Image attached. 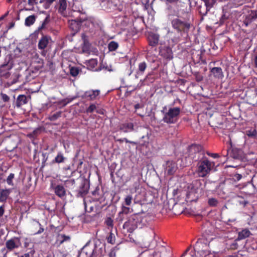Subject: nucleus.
Wrapping results in <instances>:
<instances>
[{
  "label": "nucleus",
  "mask_w": 257,
  "mask_h": 257,
  "mask_svg": "<svg viewBox=\"0 0 257 257\" xmlns=\"http://www.w3.org/2000/svg\"><path fill=\"white\" fill-rule=\"evenodd\" d=\"M42 155L43 156V161H42V165H43L42 166H45V162L47 161V160L48 159V157H46V153H43Z\"/></svg>",
  "instance_id": "61"
},
{
  "label": "nucleus",
  "mask_w": 257,
  "mask_h": 257,
  "mask_svg": "<svg viewBox=\"0 0 257 257\" xmlns=\"http://www.w3.org/2000/svg\"><path fill=\"white\" fill-rule=\"evenodd\" d=\"M84 21V19L80 18L69 20V27L73 31V35L77 33L80 30L82 23Z\"/></svg>",
  "instance_id": "10"
},
{
  "label": "nucleus",
  "mask_w": 257,
  "mask_h": 257,
  "mask_svg": "<svg viewBox=\"0 0 257 257\" xmlns=\"http://www.w3.org/2000/svg\"><path fill=\"white\" fill-rule=\"evenodd\" d=\"M52 42L51 37L48 35H43L41 39L39 40L38 44V48L39 49L43 50L41 54L42 55H45L46 52L45 49L49 46Z\"/></svg>",
  "instance_id": "8"
},
{
  "label": "nucleus",
  "mask_w": 257,
  "mask_h": 257,
  "mask_svg": "<svg viewBox=\"0 0 257 257\" xmlns=\"http://www.w3.org/2000/svg\"><path fill=\"white\" fill-rule=\"evenodd\" d=\"M96 109V106L94 104H91L86 109L87 113H92Z\"/></svg>",
  "instance_id": "49"
},
{
  "label": "nucleus",
  "mask_w": 257,
  "mask_h": 257,
  "mask_svg": "<svg viewBox=\"0 0 257 257\" xmlns=\"http://www.w3.org/2000/svg\"><path fill=\"white\" fill-rule=\"evenodd\" d=\"M250 234V232L247 229H243L238 233V239L239 240L244 239L248 237Z\"/></svg>",
  "instance_id": "31"
},
{
  "label": "nucleus",
  "mask_w": 257,
  "mask_h": 257,
  "mask_svg": "<svg viewBox=\"0 0 257 257\" xmlns=\"http://www.w3.org/2000/svg\"><path fill=\"white\" fill-rule=\"evenodd\" d=\"M15 178V174L14 173H11L7 178L6 181L7 184L10 186H14V183L13 180Z\"/></svg>",
  "instance_id": "42"
},
{
  "label": "nucleus",
  "mask_w": 257,
  "mask_h": 257,
  "mask_svg": "<svg viewBox=\"0 0 257 257\" xmlns=\"http://www.w3.org/2000/svg\"><path fill=\"white\" fill-rule=\"evenodd\" d=\"M126 214H123L122 212L120 211L118 214V216L117 217V220L118 221L120 222H122V221L125 218V215Z\"/></svg>",
  "instance_id": "50"
},
{
  "label": "nucleus",
  "mask_w": 257,
  "mask_h": 257,
  "mask_svg": "<svg viewBox=\"0 0 257 257\" xmlns=\"http://www.w3.org/2000/svg\"><path fill=\"white\" fill-rule=\"evenodd\" d=\"M208 243V240L205 238H199L195 244V248L198 250L202 249L204 246H206Z\"/></svg>",
  "instance_id": "25"
},
{
  "label": "nucleus",
  "mask_w": 257,
  "mask_h": 257,
  "mask_svg": "<svg viewBox=\"0 0 257 257\" xmlns=\"http://www.w3.org/2000/svg\"><path fill=\"white\" fill-rule=\"evenodd\" d=\"M30 98V96H29V98ZM28 101V97L24 94L19 95L16 98V100L14 101V107L16 106L17 108H20L22 107V106L27 104Z\"/></svg>",
  "instance_id": "18"
},
{
  "label": "nucleus",
  "mask_w": 257,
  "mask_h": 257,
  "mask_svg": "<svg viewBox=\"0 0 257 257\" xmlns=\"http://www.w3.org/2000/svg\"><path fill=\"white\" fill-rule=\"evenodd\" d=\"M256 19H257V11L251 10L248 12V14L246 16L243 23L245 26H247Z\"/></svg>",
  "instance_id": "19"
},
{
  "label": "nucleus",
  "mask_w": 257,
  "mask_h": 257,
  "mask_svg": "<svg viewBox=\"0 0 257 257\" xmlns=\"http://www.w3.org/2000/svg\"><path fill=\"white\" fill-rule=\"evenodd\" d=\"M120 211L122 212L123 214L127 215L131 212V208L129 207L125 206L122 204Z\"/></svg>",
  "instance_id": "47"
},
{
  "label": "nucleus",
  "mask_w": 257,
  "mask_h": 257,
  "mask_svg": "<svg viewBox=\"0 0 257 257\" xmlns=\"http://www.w3.org/2000/svg\"><path fill=\"white\" fill-rule=\"evenodd\" d=\"M62 114V111H59L57 112L56 113H54L49 117V119L50 121H55L57 120L59 117H61Z\"/></svg>",
  "instance_id": "38"
},
{
  "label": "nucleus",
  "mask_w": 257,
  "mask_h": 257,
  "mask_svg": "<svg viewBox=\"0 0 257 257\" xmlns=\"http://www.w3.org/2000/svg\"><path fill=\"white\" fill-rule=\"evenodd\" d=\"M226 118L223 115L215 113L211 116L209 124L211 127L221 128L225 121Z\"/></svg>",
  "instance_id": "6"
},
{
  "label": "nucleus",
  "mask_w": 257,
  "mask_h": 257,
  "mask_svg": "<svg viewBox=\"0 0 257 257\" xmlns=\"http://www.w3.org/2000/svg\"><path fill=\"white\" fill-rule=\"evenodd\" d=\"M5 212L4 208L3 206H0V217H2Z\"/></svg>",
  "instance_id": "64"
},
{
  "label": "nucleus",
  "mask_w": 257,
  "mask_h": 257,
  "mask_svg": "<svg viewBox=\"0 0 257 257\" xmlns=\"http://www.w3.org/2000/svg\"><path fill=\"white\" fill-rule=\"evenodd\" d=\"M118 47V43L115 41H111L108 45V48L110 51H115L117 49Z\"/></svg>",
  "instance_id": "35"
},
{
  "label": "nucleus",
  "mask_w": 257,
  "mask_h": 257,
  "mask_svg": "<svg viewBox=\"0 0 257 257\" xmlns=\"http://www.w3.org/2000/svg\"><path fill=\"white\" fill-rule=\"evenodd\" d=\"M66 158L64 156L62 152H58L57 156L55 157L54 160H52V163H62L65 162Z\"/></svg>",
  "instance_id": "28"
},
{
  "label": "nucleus",
  "mask_w": 257,
  "mask_h": 257,
  "mask_svg": "<svg viewBox=\"0 0 257 257\" xmlns=\"http://www.w3.org/2000/svg\"><path fill=\"white\" fill-rule=\"evenodd\" d=\"M106 239L107 242L111 244H114L115 243V236L111 232L109 233Z\"/></svg>",
  "instance_id": "37"
},
{
  "label": "nucleus",
  "mask_w": 257,
  "mask_h": 257,
  "mask_svg": "<svg viewBox=\"0 0 257 257\" xmlns=\"http://www.w3.org/2000/svg\"><path fill=\"white\" fill-rule=\"evenodd\" d=\"M155 80L154 77H152V74L151 73L148 74L144 80H141L140 83L137 85L134 90H136L138 88H140L142 86L144 85L145 81H149L150 83H153Z\"/></svg>",
  "instance_id": "29"
},
{
  "label": "nucleus",
  "mask_w": 257,
  "mask_h": 257,
  "mask_svg": "<svg viewBox=\"0 0 257 257\" xmlns=\"http://www.w3.org/2000/svg\"><path fill=\"white\" fill-rule=\"evenodd\" d=\"M88 63L93 68L95 67V66L97 64V61L94 59H92V60H89Z\"/></svg>",
  "instance_id": "57"
},
{
  "label": "nucleus",
  "mask_w": 257,
  "mask_h": 257,
  "mask_svg": "<svg viewBox=\"0 0 257 257\" xmlns=\"http://www.w3.org/2000/svg\"><path fill=\"white\" fill-rule=\"evenodd\" d=\"M143 218L140 213L133 214L130 216L127 220L123 225V228L127 232H133L139 226L141 225Z\"/></svg>",
  "instance_id": "4"
},
{
  "label": "nucleus",
  "mask_w": 257,
  "mask_h": 257,
  "mask_svg": "<svg viewBox=\"0 0 257 257\" xmlns=\"http://www.w3.org/2000/svg\"><path fill=\"white\" fill-rule=\"evenodd\" d=\"M29 241H30V239L26 237L25 238V242L24 243L25 247L27 248L28 247L29 244Z\"/></svg>",
  "instance_id": "62"
},
{
  "label": "nucleus",
  "mask_w": 257,
  "mask_h": 257,
  "mask_svg": "<svg viewBox=\"0 0 257 257\" xmlns=\"http://www.w3.org/2000/svg\"><path fill=\"white\" fill-rule=\"evenodd\" d=\"M92 195L93 196V200L95 201H99L102 198V194L100 192V188L98 186L92 191Z\"/></svg>",
  "instance_id": "27"
},
{
  "label": "nucleus",
  "mask_w": 257,
  "mask_h": 257,
  "mask_svg": "<svg viewBox=\"0 0 257 257\" xmlns=\"http://www.w3.org/2000/svg\"><path fill=\"white\" fill-rule=\"evenodd\" d=\"M117 141H118L120 143L125 142L126 143H130V144H131L133 145H137V144L135 142L131 141L128 140L126 138L120 139L117 140Z\"/></svg>",
  "instance_id": "51"
},
{
  "label": "nucleus",
  "mask_w": 257,
  "mask_h": 257,
  "mask_svg": "<svg viewBox=\"0 0 257 257\" xmlns=\"http://www.w3.org/2000/svg\"><path fill=\"white\" fill-rule=\"evenodd\" d=\"M72 99H68V100H67V99H63L61 101V103H63V106H66L67 104H68L69 103H70L71 101H72Z\"/></svg>",
  "instance_id": "60"
},
{
  "label": "nucleus",
  "mask_w": 257,
  "mask_h": 257,
  "mask_svg": "<svg viewBox=\"0 0 257 257\" xmlns=\"http://www.w3.org/2000/svg\"><path fill=\"white\" fill-rule=\"evenodd\" d=\"M71 240V237L69 235H66L63 234L58 233L56 237L55 244L57 247H59L61 244L65 242H69Z\"/></svg>",
  "instance_id": "22"
},
{
  "label": "nucleus",
  "mask_w": 257,
  "mask_h": 257,
  "mask_svg": "<svg viewBox=\"0 0 257 257\" xmlns=\"http://www.w3.org/2000/svg\"><path fill=\"white\" fill-rule=\"evenodd\" d=\"M37 0H28V4L30 6H33L34 5L37 4Z\"/></svg>",
  "instance_id": "59"
},
{
  "label": "nucleus",
  "mask_w": 257,
  "mask_h": 257,
  "mask_svg": "<svg viewBox=\"0 0 257 257\" xmlns=\"http://www.w3.org/2000/svg\"><path fill=\"white\" fill-rule=\"evenodd\" d=\"M133 200L132 196L131 195H128L125 196L124 200V204L126 206H130L132 204Z\"/></svg>",
  "instance_id": "41"
},
{
  "label": "nucleus",
  "mask_w": 257,
  "mask_h": 257,
  "mask_svg": "<svg viewBox=\"0 0 257 257\" xmlns=\"http://www.w3.org/2000/svg\"><path fill=\"white\" fill-rule=\"evenodd\" d=\"M210 76L217 80H222L224 78V74L221 68L215 67L211 68L210 70Z\"/></svg>",
  "instance_id": "17"
},
{
  "label": "nucleus",
  "mask_w": 257,
  "mask_h": 257,
  "mask_svg": "<svg viewBox=\"0 0 257 257\" xmlns=\"http://www.w3.org/2000/svg\"><path fill=\"white\" fill-rule=\"evenodd\" d=\"M140 179L139 178L134 182L133 186L135 191L137 192L140 189Z\"/></svg>",
  "instance_id": "46"
},
{
  "label": "nucleus",
  "mask_w": 257,
  "mask_h": 257,
  "mask_svg": "<svg viewBox=\"0 0 257 257\" xmlns=\"http://www.w3.org/2000/svg\"><path fill=\"white\" fill-rule=\"evenodd\" d=\"M100 91L99 90H89L86 91L82 95V97L83 99H86L89 100H95L97 96L100 94Z\"/></svg>",
  "instance_id": "16"
},
{
  "label": "nucleus",
  "mask_w": 257,
  "mask_h": 257,
  "mask_svg": "<svg viewBox=\"0 0 257 257\" xmlns=\"http://www.w3.org/2000/svg\"><path fill=\"white\" fill-rule=\"evenodd\" d=\"M246 135L249 137H255L257 136V132L255 129H250L246 132Z\"/></svg>",
  "instance_id": "45"
},
{
  "label": "nucleus",
  "mask_w": 257,
  "mask_h": 257,
  "mask_svg": "<svg viewBox=\"0 0 257 257\" xmlns=\"http://www.w3.org/2000/svg\"><path fill=\"white\" fill-rule=\"evenodd\" d=\"M2 96L3 100L5 102H7L9 100L10 97L8 95H7L6 94H2Z\"/></svg>",
  "instance_id": "58"
},
{
  "label": "nucleus",
  "mask_w": 257,
  "mask_h": 257,
  "mask_svg": "<svg viewBox=\"0 0 257 257\" xmlns=\"http://www.w3.org/2000/svg\"><path fill=\"white\" fill-rule=\"evenodd\" d=\"M57 6L58 12L61 15H64L67 7V0H59Z\"/></svg>",
  "instance_id": "26"
},
{
  "label": "nucleus",
  "mask_w": 257,
  "mask_h": 257,
  "mask_svg": "<svg viewBox=\"0 0 257 257\" xmlns=\"http://www.w3.org/2000/svg\"><path fill=\"white\" fill-rule=\"evenodd\" d=\"M159 54L166 59L171 60L173 58L172 48L168 45H162L159 47Z\"/></svg>",
  "instance_id": "9"
},
{
  "label": "nucleus",
  "mask_w": 257,
  "mask_h": 257,
  "mask_svg": "<svg viewBox=\"0 0 257 257\" xmlns=\"http://www.w3.org/2000/svg\"><path fill=\"white\" fill-rule=\"evenodd\" d=\"M35 16L34 15H31L26 18L25 24L26 26H30L35 23Z\"/></svg>",
  "instance_id": "32"
},
{
  "label": "nucleus",
  "mask_w": 257,
  "mask_h": 257,
  "mask_svg": "<svg viewBox=\"0 0 257 257\" xmlns=\"http://www.w3.org/2000/svg\"><path fill=\"white\" fill-rule=\"evenodd\" d=\"M116 256V251L115 248L111 249L109 253V257H115Z\"/></svg>",
  "instance_id": "55"
},
{
  "label": "nucleus",
  "mask_w": 257,
  "mask_h": 257,
  "mask_svg": "<svg viewBox=\"0 0 257 257\" xmlns=\"http://www.w3.org/2000/svg\"><path fill=\"white\" fill-rule=\"evenodd\" d=\"M134 127V125L132 122L123 123L119 125V130L125 133L133 131Z\"/></svg>",
  "instance_id": "24"
},
{
  "label": "nucleus",
  "mask_w": 257,
  "mask_h": 257,
  "mask_svg": "<svg viewBox=\"0 0 257 257\" xmlns=\"http://www.w3.org/2000/svg\"><path fill=\"white\" fill-rule=\"evenodd\" d=\"M89 189V185L86 181L84 180L81 184V185L78 190H77V197L84 198L88 193Z\"/></svg>",
  "instance_id": "12"
},
{
  "label": "nucleus",
  "mask_w": 257,
  "mask_h": 257,
  "mask_svg": "<svg viewBox=\"0 0 257 257\" xmlns=\"http://www.w3.org/2000/svg\"><path fill=\"white\" fill-rule=\"evenodd\" d=\"M56 0H46V4L45 6V8L46 9H48L50 6L52 4L53 2H54Z\"/></svg>",
  "instance_id": "53"
},
{
  "label": "nucleus",
  "mask_w": 257,
  "mask_h": 257,
  "mask_svg": "<svg viewBox=\"0 0 257 257\" xmlns=\"http://www.w3.org/2000/svg\"><path fill=\"white\" fill-rule=\"evenodd\" d=\"M171 25L172 28L181 36L187 35L191 28L189 20H183L179 18L173 19Z\"/></svg>",
  "instance_id": "3"
},
{
  "label": "nucleus",
  "mask_w": 257,
  "mask_h": 257,
  "mask_svg": "<svg viewBox=\"0 0 257 257\" xmlns=\"http://www.w3.org/2000/svg\"><path fill=\"white\" fill-rule=\"evenodd\" d=\"M201 183L200 180H196L193 182L191 184L190 191L188 193V197L192 193L200 194V191L202 189L200 188Z\"/></svg>",
  "instance_id": "21"
},
{
  "label": "nucleus",
  "mask_w": 257,
  "mask_h": 257,
  "mask_svg": "<svg viewBox=\"0 0 257 257\" xmlns=\"http://www.w3.org/2000/svg\"><path fill=\"white\" fill-rule=\"evenodd\" d=\"M165 109H166V107H164L163 110H162V112L164 114L162 120L168 124L176 123L181 112L180 108L178 107L169 108L166 112H165Z\"/></svg>",
  "instance_id": "5"
},
{
  "label": "nucleus",
  "mask_w": 257,
  "mask_h": 257,
  "mask_svg": "<svg viewBox=\"0 0 257 257\" xmlns=\"http://www.w3.org/2000/svg\"><path fill=\"white\" fill-rule=\"evenodd\" d=\"M82 38L83 40V43L84 45H86L88 44V42L86 39V36L84 34H82Z\"/></svg>",
  "instance_id": "63"
},
{
  "label": "nucleus",
  "mask_w": 257,
  "mask_h": 257,
  "mask_svg": "<svg viewBox=\"0 0 257 257\" xmlns=\"http://www.w3.org/2000/svg\"><path fill=\"white\" fill-rule=\"evenodd\" d=\"M79 70L76 67H72L70 70V72L72 76H76L79 73Z\"/></svg>",
  "instance_id": "48"
},
{
  "label": "nucleus",
  "mask_w": 257,
  "mask_h": 257,
  "mask_svg": "<svg viewBox=\"0 0 257 257\" xmlns=\"http://www.w3.org/2000/svg\"><path fill=\"white\" fill-rule=\"evenodd\" d=\"M35 251L34 249H31L29 252H26L23 254L19 255L18 257H34Z\"/></svg>",
  "instance_id": "44"
},
{
  "label": "nucleus",
  "mask_w": 257,
  "mask_h": 257,
  "mask_svg": "<svg viewBox=\"0 0 257 257\" xmlns=\"http://www.w3.org/2000/svg\"><path fill=\"white\" fill-rule=\"evenodd\" d=\"M149 138L150 137L148 133H147L146 136H142L141 138L142 143H141V145L142 146H148L149 144Z\"/></svg>",
  "instance_id": "36"
},
{
  "label": "nucleus",
  "mask_w": 257,
  "mask_h": 257,
  "mask_svg": "<svg viewBox=\"0 0 257 257\" xmlns=\"http://www.w3.org/2000/svg\"><path fill=\"white\" fill-rule=\"evenodd\" d=\"M242 178V175L239 174H235L233 177V179L234 181H238Z\"/></svg>",
  "instance_id": "54"
},
{
  "label": "nucleus",
  "mask_w": 257,
  "mask_h": 257,
  "mask_svg": "<svg viewBox=\"0 0 257 257\" xmlns=\"http://www.w3.org/2000/svg\"><path fill=\"white\" fill-rule=\"evenodd\" d=\"M103 250L89 240L79 251L78 257H103Z\"/></svg>",
  "instance_id": "2"
},
{
  "label": "nucleus",
  "mask_w": 257,
  "mask_h": 257,
  "mask_svg": "<svg viewBox=\"0 0 257 257\" xmlns=\"http://www.w3.org/2000/svg\"><path fill=\"white\" fill-rule=\"evenodd\" d=\"M206 154L209 156H210L213 158H217L219 157L218 154L217 153H209L208 152H206Z\"/></svg>",
  "instance_id": "56"
},
{
  "label": "nucleus",
  "mask_w": 257,
  "mask_h": 257,
  "mask_svg": "<svg viewBox=\"0 0 257 257\" xmlns=\"http://www.w3.org/2000/svg\"><path fill=\"white\" fill-rule=\"evenodd\" d=\"M106 224L109 227H112L113 225V220L110 218L108 217L105 221Z\"/></svg>",
  "instance_id": "52"
},
{
  "label": "nucleus",
  "mask_w": 257,
  "mask_h": 257,
  "mask_svg": "<svg viewBox=\"0 0 257 257\" xmlns=\"http://www.w3.org/2000/svg\"><path fill=\"white\" fill-rule=\"evenodd\" d=\"M204 2L205 10L203 11H202V7L199 6L198 7V11L200 14L202 15V17L205 16L208 12L210 11V9L212 8L215 3H216L215 0H202Z\"/></svg>",
  "instance_id": "15"
},
{
  "label": "nucleus",
  "mask_w": 257,
  "mask_h": 257,
  "mask_svg": "<svg viewBox=\"0 0 257 257\" xmlns=\"http://www.w3.org/2000/svg\"><path fill=\"white\" fill-rule=\"evenodd\" d=\"M147 67V65L145 62H141L139 63L138 66V71L137 72V74L138 75H142L145 70L146 69Z\"/></svg>",
  "instance_id": "33"
},
{
  "label": "nucleus",
  "mask_w": 257,
  "mask_h": 257,
  "mask_svg": "<svg viewBox=\"0 0 257 257\" xmlns=\"http://www.w3.org/2000/svg\"><path fill=\"white\" fill-rule=\"evenodd\" d=\"M50 21V15H48L47 16V17L45 18L44 20L43 21L41 25L39 27L38 30L41 31L44 29H45L46 27V26L49 23Z\"/></svg>",
  "instance_id": "34"
},
{
  "label": "nucleus",
  "mask_w": 257,
  "mask_h": 257,
  "mask_svg": "<svg viewBox=\"0 0 257 257\" xmlns=\"http://www.w3.org/2000/svg\"><path fill=\"white\" fill-rule=\"evenodd\" d=\"M51 188L54 191L55 194L61 198L65 197L66 195V190L62 184L51 185Z\"/></svg>",
  "instance_id": "13"
},
{
  "label": "nucleus",
  "mask_w": 257,
  "mask_h": 257,
  "mask_svg": "<svg viewBox=\"0 0 257 257\" xmlns=\"http://www.w3.org/2000/svg\"><path fill=\"white\" fill-rule=\"evenodd\" d=\"M230 144H231V142ZM230 149L231 148L230 156L235 159H241L243 157L242 150L239 148L232 147L231 144H230Z\"/></svg>",
  "instance_id": "23"
},
{
  "label": "nucleus",
  "mask_w": 257,
  "mask_h": 257,
  "mask_svg": "<svg viewBox=\"0 0 257 257\" xmlns=\"http://www.w3.org/2000/svg\"><path fill=\"white\" fill-rule=\"evenodd\" d=\"M218 201L214 198H209L208 201V204L210 206L215 207L218 204Z\"/></svg>",
  "instance_id": "43"
},
{
  "label": "nucleus",
  "mask_w": 257,
  "mask_h": 257,
  "mask_svg": "<svg viewBox=\"0 0 257 257\" xmlns=\"http://www.w3.org/2000/svg\"><path fill=\"white\" fill-rule=\"evenodd\" d=\"M36 225L38 226L39 229L37 231L34 232L33 235L40 234L44 231V227L39 221H36Z\"/></svg>",
  "instance_id": "40"
},
{
  "label": "nucleus",
  "mask_w": 257,
  "mask_h": 257,
  "mask_svg": "<svg viewBox=\"0 0 257 257\" xmlns=\"http://www.w3.org/2000/svg\"><path fill=\"white\" fill-rule=\"evenodd\" d=\"M178 169L176 163L173 161H167L165 166V172L167 175H173Z\"/></svg>",
  "instance_id": "11"
},
{
  "label": "nucleus",
  "mask_w": 257,
  "mask_h": 257,
  "mask_svg": "<svg viewBox=\"0 0 257 257\" xmlns=\"http://www.w3.org/2000/svg\"><path fill=\"white\" fill-rule=\"evenodd\" d=\"M159 39L160 35L159 34L151 33L148 37V43L152 47H156L159 44Z\"/></svg>",
  "instance_id": "20"
},
{
  "label": "nucleus",
  "mask_w": 257,
  "mask_h": 257,
  "mask_svg": "<svg viewBox=\"0 0 257 257\" xmlns=\"http://www.w3.org/2000/svg\"><path fill=\"white\" fill-rule=\"evenodd\" d=\"M170 253L169 249L166 247L161 245L158 246L153 252L154 257H168V255Z\"/></svg>",
  "instance_id": "14"
},
{
  "label": "nucleus",
  "mask_w": 257,
  "mask_h": 257,
  "mask_svg": "<svg viewBox=\"0 0 257 257\" xmlns=\"http://www.w3.org/2000/svg\"><path fill=\"white\" fill-rule=\"evenodd\" d=\"M21 237H14L6 241L5 245L7 247V251L5 252L4 256H5L8 253L13 251L16 248H18L22 245L21 241Z\"/></svg>",
  "instance_id": "7"
},
{
  "label": "nucleus",
  "mask_w": 257,
  "mask_h": 257,
  "mask_svg": "<svg viewBox=\"0 0 257 257\" xmlns=\"http://www.w3.org/2000/svg\"><path fill=\"white\" fill-rule=\"evenodd\" d=\"M229 18V15L227 14L226 12H224L223 14L221 17L219 24V25H223L225 22Z\"/></svg>",
  "instance_id": "39"
},
{
  "label": "nucleus",
  "mask_w": 257,
  "mask_h": 257,
  "mask_svg": "<svg viewBox=\"0 0 257 257\" xmlns=\"http://www.w3.org/2000/svg\"><path fill=\"white\" fill-rule=\"evenodd\" d=\"M189 157L197 162L196 172L200 177H206L215 166L214 162L209 160L205 156V151L201 145H191L189 149Z\"/></svg>",
  "instance_id": "1"
},
{
  "label": "nucleus",
  "mask_w": 257,
  "mask_h": 257,
  "mask_svg": "<svg viewBox=\"0 0 257 257\" xmlns=\"http://www.w3.org/2000/svg\"><path fill=\"white\" fill-rule=\"evenodd\" d=\"M10 190L9 189H0V202H5L7 199Z\"/></svg>",
  "instance_id": "30"
}]
</instances>
